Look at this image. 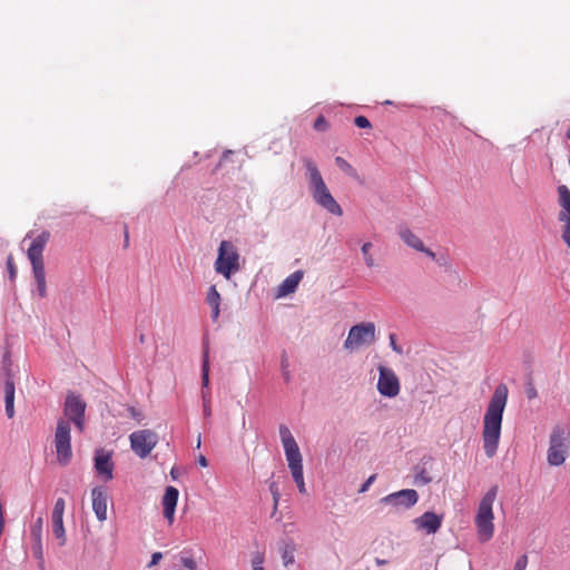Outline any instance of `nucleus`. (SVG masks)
Instances as JSON below:
<instances>
[{
    "instance_id": "nucleus-1",
    "label": "nucleus",
    "mask_w": 570,
    "mask_h": 570,
    "mask_svg": "<svg viewBox=\"0 0 570 570\" xmlns=\"http://www.w3.org/2000/svg\"><path fill=\"white\" fill-rule=\"evenodd\" d=\"M86 409L87 403L79 394L67 393L63 404L65 417L58 419L53 440L57 461L62 466L68 465L72 459L70 423L82 433L86 426Z\"/></svg>"
},
{
    "instance_id": "nucleus-2",
    "label": "nucleus",
    "mask_w": 570,
    "mask_h": 570,
    "mask_svg": "<svg viewBox=\"0 0 570 570\" xmlns=\"http://www.w3.org/2000/svg\"><path fill=\"white\" fill-rule=\"evenodd\" d=\"M508 387L505 384H499L488 404L483 417V449L488 458H493L497 453L501 436V425L503 412L508 401Z\"/></svg>"
},
{
    "instance_id": "nucleus-3",
    "label": "nucleus",
    "mask_w": 570,
    "mask_h": 570,
    "mask_svg": "<svg viewBox=\"0 0 570 570\" xmlns=\"http://www.w3.org/2000/svg\"><path fill=\"white\" fill-rule=\"evenodd\" d=\"M313 200L323 209L335 216H342L343 209L326 186L316 164L309 157L302 158Z\"/></svg>"
},
{
    "instance_id": "nucleus-4",
    "label": "nucleus",
    "mask_w": 570,
    "mask_h": 570,
    "mask_svg": "<svg viewBox=\"0 0 570 570\" xmlns=\"http://www.w3.org/2000/svg\"><path fill=\"white\" fill-rule=\"evenodd\" d=\"M498 494V487H491L488 492L482 497L476 515L474 519V523L478 531V538L481 542L489 541L494 533V514H493V503L495 501Z\"/></svg>"
},
{
    "instance_id": "nucleus-5",
    "label": "nucleus",
    "mask_w": 570,
    "mask_h": 570,
    "mask_svg": "<svg viewBox=\"0 0 570 570\" xmlns=\"http://www.w3.org/2000/svg\"><path fill=\"white\" fill-rule=\"evenodd\" d=\"M279 438L294 482L303 481V458L291 430L284 424L279 425Z\"/></svg>"
},
{
    "instance_id": "nucleus-6",
    "label": "nucleus",
    "mask_w": 570,
    "mask_h": 570,
    "mask_svg": "<svg viewBox=\"0 0 570 570\" xmlns=\"http://www.w3.org/2000/svg\"><path fill=\"white\" fill-rule=\"evenodd\" d=\"M239 259L240 255L236 246L230 240H222L214 263L215 272L230 279L240 269Z\"/></svg>"
},
{
    "instance_id": "nucleus-7",
    "label": "nucleus",
    "mask_w": 570,
    "mask_h": 570,
    "mask_svg": "<svg viewBox=\"0 0 570 570\" xmlns=\"http://www.w3.org/2000/svg\"><path fill=\"white\" fill-rule=\"evenodd\" d=\"M570 445V431L561 425H556L550 434L547 461L551 466H560L564 463Z\"/></svg>"
},
{
    "instance_id": "nucleus-8",
    "label": "nucleus",
    "mask_w": 570,
    "mask_h": 570,
    "mask_svg": "<svg viewBox=\"0 0 570 570\" xmlns=\"http://www.w3.org/2000/svg\"><path fill=\"white\" fill-rule=\"evenodd\" d=\"M376 340V326L373 322H362L353 325L344 341L343 347L348 352L360 350L362 346L371 345Z\"/></svg>"
},
{
    "instance_id": "nucleus-9",
    "label": "nucleus",
    "mask_w": 570,
    "mask_h": 570,
    "mask_svg": "<svg viewBox=\"0 0 570 570\" xmlns=\"http://www.w3.org/2000/svg\"><path fill=\"white\" fill-rule=\"evenodd\" d=\"M158 434L153 430H138L129 435L130 448L140 459L147 458L158 444Z\"/></svg>"
},
{
    "instance_id": "nucleus-10",
    "label": "nucleus",
    "mask_w": 570,
    "mask_h": 570,
    "mask_svg": "<svg viewBox=\"0 0 570 570\" xmlns=\"http://www.w3.org/2000/svg\"><path fill=\"white\" fill-rule=\"evenodd\" d=\"M419 501V494L413 489H404L383 497L380 502L390 505L396 511L407 510Z\"/></svg>"
},
{
    "instance_id": "nucleus-11",
    "label": "nucleus",
    "mask_w": 570,
    "mask_h": 570,
    "mask_svg": "<svg viewBox=\"0 0 570 570\" xmlns=\"http://www.w3.org/2000/svg\"><path fill=\"white\" fill-rule=\"evenodd\" d=\"M377 391L386 397H394L400 393V381L394 371L384 365L379 366Z\"/></svg>"
},
{
    "instance_id": "nucleus-12",
    "label": "nucleus",
    "mask_w": 570,
    "mask_h": 570,
    "mask_svg": "<svg viewBox=\"0 0 570 570\" xmlns=\"http://www.w3.org/2000/svg\"><path fill=\"white\" fill-rule=\"evenodd\" d=\"M49 239L50 233L48 230H42L36 238L32 239L27 250V257L31 264V267L45 266L43 250Z\"/></svg>"
},
{
    "instance_id": "nucleus-13",
    "label": "nucleus",
    "mask_w": 570,
    "mask_h": 570,
    "mask_svg": "<svg viewBox=\"0 0 570 570\" xmlns=\"http://www.w3.org/2000/svg\"><path fill=\"white\" fill-rule=\"evenodd\" d=\"M397 235L406 246L424 253L431 259H435V253L425 247L422 239L406 226H399Z\"/></svg>"
},
{
    "instance_id": "nucleus-14",
    "label": "nucleus",
    "mask_w": 570,
    "mask_h": 570,
    "mask_svg": "<svg viewBox=\"0 0 570 570\" xmlns=\"http://www.w3.org/2000/svg\"><path fill=\"white\" fill-rule=\"evenodd\" d=\"M442 520V515H439L432 511H426L419 518H415L413 522L416 529L423 530L428 534H434L441 528Z\"/></svg>"
},
{
    "instance_id": "nucleus-15",
    "label": "nucleus",
    "mask_w": 570,
    "mask_h": 570,
    "mask_svg": "<svg viewBox=\"0 0 570 570\" xmlns=\"http://www.w3.org/2000/svg\"><path fill=\"white\" fill-rule=\"evenodd\" d=\"M95 470L99 475L104 476L106 481L111 480L114 478V462L111 460V454L104 450L96 451Z\"/></svg>"
},
{
    "instance_id": "nucleus-16",
    "label": "nucleus",
    "mask_w": 570,
    "mask_h": 570,
    "mask_svg": "<svg viewBox=\"0 0 570 570\" xmlns=\"http://www.w3.org/2000/svg\"><path fill=\"white\" fill-rule=\"evenodd\" d=\"M178 495L179 492L175 487L169 485L165 489L161 504L164 510V517L169 523H173L174 521L175 511L178 502Z\"/></svg>"
},
{
    "instance_id": "nucleus-17",
    "label": "nucleus",
    "mask_w": 570,
    "mask_h": 570,
    "mask_svg": "<svg viewBox=\"0 0 570 570\" xmlns=\"http://www.w3.org/2000/svg\"><path fill=\"white\" fill-rule=\"evenodd\" d=\"M92 510L99 521L107 520V493L104 488L96 487L91 491Z\"/></svg>"
},
{
    "instance_id": "nucleus-18",
    "label": "nucleus",
    "mask_w": 570,
    "mask_h": 570,
    "mask_svg": "<svg viewBox=\"0 0 570 570\" xmlns=\"http://www.w3.org/2000/svg\"><path fill=\"white\" fill-rule=\"evenodd\" d=\"M304 276L303 271H296L288 275L277 287L276 296L285 297L296 291Z\"/></svg>"
},
{
    "instance_id": "nucleus-19",
    "label": "nucleus",
    "mask_w": 570,
    "mask_h": 570,
    "mask_svg": "<svg viewBox=\"0 0 570 570\" xmlns=\"http://www.w3.org/2000/svg\"><path fill=\"white\" fill-rule=\"evenodd\" d=\"M202 399L203 403L210 402V391H209V350L208 345L204 346L203 352V362H202Z\"/></svg>"
},
{
    "instance_id": "nucleus-20",
    "label": "nucleus",
    "mask_w": 570,
    "mask_h": 570,
    "mask_svg": "<svg viewBox=\"0 0 570 570\" xmlns=\"http://www.w3.org/2000/svg\"><path fill=\"white\" fill-rule=\"evenodd\" d=\"M559 205L561 207L558 219H566L570 217V189L566 185L558 187Z\"/></svg>"
},
{
    "instance_id": "nucleus-21",
    "label": "nucleus",
    "mask_w": 570,
    "mask_h": 570,
    "mask_svg": "<svg viewBox=\"0 0 570 570\" xmlns=\"http://www.w3.org/2000/svg\"><path fill=\"white\" fill-rule=\"evenodd\" d=\"M14 382L13 380L4 381V407L6 414L9 419L14 416Z\"/></svg>"
},
{
    "instance_id": "nucleus-22",
    "label": "nucleus",
    "mask_w": 570,
    "mask_h": 570,
    "mask_svg": "<svg viewBox=\"0 0 570 570\" xmlns=\"http://www.w3.org/2000/svg\"><path fill=\"white\" fill-rule=\"evenodd\" d=\"M220 301H222L220 294L218 293L216 286L212 285L208 288L207 296H206V302H207V304L212 308V318H213L214 322H216L218 320V317H219Z\"/></svg>"
},
{
    "instance_id": "nucleus-23",
    "label": "nucleus",
    "mask_w": 570,
    "mask_h": 570,
    "mask_svg": "<svg viewBox=\"0 0 570 570\" xmlns=\"http://www.w3.org/2000/svg\"><path fill=\"white\" fill-rule=\"evenodd\" d=\"M296 544L293 540H284L281 546V556L284 567H289L295 562Z\"/></svg>"
},
{
    "instance_id": "nucleus-24",
    "label": "nucleus",
    "mask_w": 570,
    "mask_h": 570,
    "mask_svg": "<svg viewBox=\"0 0 570 570\" xmlns=\"http://www.w3.org/2000/svg\"><path fill=\"white\" fill-rule=\"evenodd\" d=\"M32 275L37 285V293L40 297L47 296V283H46V272L45 266H35L32 267Z\"/></svg>"
},
{
    "instance_id": "nucleus-25",
    "label": "nucleus",
    "mask_w": 570,
    "mask_h": 570,
    "mask_svg": "<svg viewBox=\"0 0 570 570\" xmlns=\"http://www.w3.org/2000/svg\"><path fill=\"white\" fill-rule=\"evenodd\" d=\"M52 521V533L53 535L59 540V546H65L67 538H66V530L63 525V517H51Z\"/></svg>"
},
{
    "instance_id": "nucleus-26",
    "label": "nucleus",
    "mask_w": 570,
    "mask_h": 570,
    "mask_svg": "<svg viewBox=\"0 0 570 570\" xmlns=\"http://www.w3.org/2000/svg\"><path fill=\"white\" fill-rule=\"evenodd\" d=\"M42 528H43V518L38 517L30 527V537L32 539V543H41L42 542Z\"/></svg>"
},
{
    "instance_id": "nucleus-27",
    "label": "nucleus",
    "mask_w": 570,
    "mask_h": 570,
    "mask_svg": "<svg viewBox=\"0 0 570 570\" xmlns=\"http://www.w3.org/2000/svg\"><path fill=\"white\" fill-rule=\"evenodd\" d=\"M335 164L347 176H350L354 179L358 178V174H357L356 169L343 157H341V156L335 157Z\"/></svg>"
},
{
    "instance_id": "nucleus-28",
    "label": "nucleus",
    "mask_w": 570,
    "mask_h": 570,
    "mask_svg": "<svg viewBox=\"0 0 570 570\" xmlns=\"http://www.w3.org/2000/svg\"><path fill=\"white\" fill-rule=\"evenodd\" d=\"M265 551L264 550H255L252 552L250 564L253 570H265Z\"/></svg>"
},
{
    "instance_id": "nucleus-29",
    "label": "nucleus",
    "mask_w": 570,
    "mask_h": 570,
    "mask_svg": "<svg viewBox=\"0 0 570 570\" xmlns=\"http://www.w3.org/2000/svg\"><path fill=\"white\" fill-rule=\"evenodd\" d=\"M179 561H180L181 566L184 568H186L187 570H197L198 569V564H197L196 560L186 550H184L179 554Z\"/></svg>"
},
{
    "instance_id": "nucleus-30",
    "label": "nucleus",
    "mask_w": 570,
    "mask_h": 570,
    "mask_svg": "<svg viewBox=\"0 0 570 570\" xmlns=\"http://www.w3.org/2000/svg\"><path fill=\"white\" fill-rule=\"evenodd\" d=\"M2 374L4 381L8 379L13 380L12 362L8 353H6L2 358Z\"/></svg>"
},
{
    "instance_id": "nucleus-31",
    "label": "nucleus",
    "mask_w": 570,
    "mask_h": 570,
    "mask_svg": "<svg viewBox=\"0 0 570 570\" xmlns=\"http://www.w3.org/2000/svg\"><path fill=\"white\" fill-rule=\"evenodd\" d=\"M32 553L33 557L38 561V567L42 570L45 569V557H43V547L41 543H32Z\"/></svg>"
},
{
    "instance_id": "nucleus-32",
    "label": "nucleus",
    "mask_w": 570,
    "mask_h": 570,
    "mask_svg": "<svg viewBox=\"0 0 570 570\" xmlns=\"http://www.w3.org/2000/svg\"><path fill=\"white\" fill-rule=\"evenodd\" d=\"M372 247H373V245L370 242L364 243L362 245V247H361V252H362L364 262H365L367 267H373L374 266V258H373V256L370 253Z\"/></svg>"
},
{
    "instance_id": "nucleus-33",
    "label": "nucleus",
    "mask_w": 570,
    "mask_h": 570,
    "mask_svg": "<svg viewBox=\"0 0 570 570\" xmlns=\"http://www.w3.org/2000/svg\"><path fill=\"white\" fill-rule=\"evenodd\" d=\"M562 225V240L567 244V246L570 248V217L566 219H560Z\"/></svg>"
},
{
    "instance_id": "nucleus-34",
    "label": "nucleus",
    "mask_w": 570,
    "mask_h": 570,
    "mask_svg": "<svg viewBox=\"0 0 570 570\" xmlns=\"http://www.w3.org/2000/svg\"><path fill=\"white\" fill-rule=\"evenodd\" d=\"M66 508L65 499L58 498L55 502L51 517H63Z\"/></svg>"
},
{
    "instance_id": "nucleus-35",
    "label": "nucleus",
    "mask_w": 570,
    "mask_h": 570,
    "mask_svg": "<svg viewBox=\"0 0 570 570\" xmlns=\"http://www.w3.org/2000/svg\"><path fill=\"white\" fill-rule=\"evenodd\" d=\"M281 366H282V374H283L284 381L287 382V383L291 382L292 374H291V371L288 368L289 364H288V360H287L285 354L282 357Z\"/></svg>"
},
{
    "instance_id": "nucleus-36",
    "label": "nucleus",
    "mask_w": 570,
    "mask_h": 570,
    "mask_svg": "<svg viewBox=\"0 0 570 570\" xmlns=\"http://www.w3.org/2000/svg\"><path fill=\"white\" fill-rule=\"evenodd\" d=\"M269 491H271V494H272L273 501H274V510H276L277 505H278V501L281 499L279 489H278V485L276 482L273 481L269 483Z\"/></svg>"
},
{
    "instance_id": "nucleus-37",
    "label": "nucleus",
    "mask_w": 570,
    "mask_h": 570,
    "mask_svg": "<svg viewBox=\"0 0 570 570\" xmlns=\"http://www.w3.org/2000/svg\"><path fill=\"white\" fill-rule=\"evenodd\" d=\"M432 481V478L428 474L425 469H421L415 474V482L419 484H428Z\"/></svg>"
},
{
    "instance_id": "nucleus-38",
    "label": "nucleus",
    "mask_w": 570,
    "mask_h": 570,
    "mask_svg": "<svg viewBox=\"0 0 570 570\" xmlns=\"http://www.w3.org/2000/svg\"><path fill=\"white\" fill-rule=\"evenodd\" d=\"M524 393L529 400L535 399L538 396L537 389L534 387L531 380H529L524 385Z\"/></svg>"
},
{
    "instance_id": "nucleus-39",
    "label": "nucleus",
    "mask_w": 570,
    "mask_h": 570,
    "mask_svg": "<svg viewBox=\"0 0 570 570\" xmlns=\"http://www.w3.org/2000/svg\"><path fill=\"white\" fill-rule=\"evenodd\" d=\"M328 127V124L324 116H318L314 121V129L317 131H325Z\"/></svg>"
},
{
    "instance_id": "nucleus-40",
    "label": "nucleus",
    "mask_w": 570,
    "mask_h": 570,
    "mask_svg": "<svg viewBox=\"0 0 570 570\" xmlns=\"http://www.w3.org/2000/svg\"><path fill=\"white\" fill-rule=\"evenodd\" d=\"M6 265H7V269H8L10 278L14 279L17 276V268H16L12 256H9L7 258Z\"/></svg>"
},
{
    "instance_id": "nucleus-41",
    "label": "nucleus",
    "mask_w": 570,
    "mask_h": 570,
    "mask_svg": "<svg viewBox=\"0 0 570 570\" xmlns=\"http://www.w3.org/2000/svg\"><path fill=\"white\" fill-rule=\"evenodd\" d=\"M389 341H390V346L391 348L397 353V354H403V348L402 346H400L397 343H396V335L394 333H391L390 336H389Z\"/></svg>"
},
{
    "instance_id": "nucleus-42",
    "label": "nucleus",
    "mask_w": 570,
    "mask_h": 570,
    "mask_svg": "<svg viewBox=\"0 0 570 570\" xmlns=\"http://www.w3.org/2000/svg\"><path fill=\"white\" fill-rule=\"evenodd\" d=\"M354 124L358 127V128H370L371 127V122L370 120L365 117V116H357L355 119H354Z\"/></svg>"
},
{
    "instance_id": "nucleus-43",
    "label": "nucleus",
    "mask_w": 570,
    "mask_h": 570,
    "mask_svg": "<svg viewBox=\"0 0 570 570\" xmlns=\"http://www.w3.org/2000/svg\"><path fill=\"white\" fill-rule=\"evenodd\" d=\"M528 566V557L525 554L518 558V560L514 563L513 570H525Z\"/></svg>"
},
{
    "instance_id": "nucleus-44",
    "label": "nucleus",
    "mask_w": 570,
    "mask_h": 570,
    "mask_svg": "<svg viewBox=\"0 0 570 570\" xmlns=\"http://www.w3.org/2000/svg\"><path fill=\"white\" fill-rule=\"evenodd\" d=\"M128 413H129L131 419H134V420H136L138 422H140L144 419L142 413L138 409H136L134 406H129L128 407Z\"/></svg>"
},
{
    "instance_id": "nucleus-45",
    "label": "nucleus",
    "mask_w": 570,
    "mask_h": 570,
    "mask_svg": "<svg viewBox=\"0 0 570 570\" xmlns=\"http://www.w3.org/2000/svg\"><path fill=\"white\" fill-rule=\"evenodd\" d=\"M375 478L376 475L375 474H372L360 488L358 492L360 493H364L366 492L370 487L372 485V483L375 481Z\"/></svg>"
},
{
    "instance_id": "nucleus-46",
    "label": "nucleus",
    "mask_w": 570,
    "mask_h": 570,
    "mask_svg": "<svg viewBox=\"0 0 570 570\" xmlns=\"http://www.w3.org/2000/svg\"><path fill=\"white\" fill-rule=\"evenodd\" d=\"M161 559H163V553L161 552H154L151 554V559H150V561L148 563V567L150 568V567L156 566Z\"/></svg>"
},
{
    "instance_id": "nucleus-47",
    "label": "nucleus",
    "mask_w": 570,
    "mask_h": 570,
    "mask_svg": "<svg viewBox=\"0 0 570 570\" xmlns=\"http://www.w3.org/2000/svg\"><path fill=\"white\" fill-rule=\"evenodd\" d=\"M203 412L205 417H209L212 415L210 402L203 403Z\"/></svg>"
},
{
    "instance_id": "nucleus-48",
    "label": "nucleus",
    "mask_w": 570,
    "mask_h": 570,
    "mask_svg": "<svg viewBox=\"0 0 570 570\" xmlns=\"http://www.w3.org/2000/svg\"><path fill=\"white\" fill-rule=\"evenodd\" d=\"M296 485H297L299 493H306V487H305L304 480L296 482Z\"/></svg>"
},
{
    "instance_id": "nucleus-49",
    "label": "nucleus",
    "mask_w": 570,
    "mask_h": 570,
    "mask_svg": "<svg viewBox=\"0 0 570 570\" xmlns=\"http://www.w3.org/2000/svg\"><path fill=\"white\" fill-rule=\"evenodd\" d=\"M440 266H445L446 265V258L444 256H436L435 255V259H434Z\"/></svg>"
},
{
    "instance_id": "nucleus-50",
    "label": "nucleus",
    "mask_w": 570,
    "mask_h": 570,
    "mask_svg": "<svg viewBox=\"0 0 570 570\" xmlns=\"http://www.w3.org/2000/svg\"><path fill=\"white\" fill-rule=\"evenodd\" d=\"M198 464H199L200 466H203V468H206V466L208 465V461H207V459H206L204 455H200V456L198 458Z\"/></svg>"
},
{
    "instance_id": "nucleus-51",
    "label": "nucleus",
    "mask_w": 570,
    "mask_h": 570,
    "mask_svg": "<svg viewBox=\"0 0 570 570\" xmlns=\"http://www.w3.org/2000/svg\"><path fill=\"white\" fill-rule=\"evenodd\" d=\"M124 246L127 247L129 245V233H128V229H127V226H125V238H124Z\"/></svg>"
},
{
    "instance_id": "nucleus-52",
    "label": "nucleus",
    "mask_w": 570,
    "mask_h": 570,
    "mask_svg": "<svg viewBox=\"0 0 570 570\" xmlns=\"http://www.w3.org/2000/svg\"><path fill=\"white\" fill-rule=\"evenodd\" d=\"M170 475H171V478H173L174 480H176V479H177L178 471H177V469H176V468H173V469L170 470Z\"/></svg>"
},
{
    "instance_id": "nucleus-53",
    "label": "nucleus",
    "mask_w": 570,
    "mask_h": 570,
    "mask_svg": "<svg viewBox=\"0 0 570 570\" xmlns=\"http://www.w3.org/2000/svg\"><path fill=\"white\" fill-rule=\"evenodd\" d=\"M386 562H387V561H386V560H383V559H379V558H376V559H375V563H376L377 566H383V564H385Z\"/></svg>"
},
{
    "instance_id": "nucleus-54",
    "label": "nucleus",
    "mask_w": 570,
    "mask_h": 570,
    "mask_svg": "<svg viewBox=\"0 0 570 570\" xmlns=\"http://www.w3.org/2000/svg\"><path fill=\"white\" fill-rule=\"evenodd\" d=\"M566 138H567L568 140H570V127H569V128H568V130L566 131Z\"/></svg>"
},
{
    "instance_id": "nucleus-55",
    "label": "nucleus",
    "mask_w": 570,
    "mask_h": 570,
    "mask_svg": "<svg viewBox=\"0 0 570 570\" xmlns=\"http://www.w3.org/2000/svg\"><path fill=\"white\" fill-rule=\"evenodd\" d=\"M200 444H202V440H200V435H198V440L196 442V445H197L198 449L200 448Z\"/></svg>"
},
{
    "instance_id": "nucleus-56",
    "label": "nucleus",
    "mask_w": 570,
    "mask_h": 570,
    "mask_svg": "<svg viewBox=\"0 0 570 570\" xmlns=\"http://www.w3.org/2000/svg\"><path fill=\"white\" fill-rule=\"evenodd\" d=\"M139 341H140L141 343H144V342H145V336H144V335H140Z\"/></svg>"
},
{
    "instance_id": "nucleus-57",
    "label": "nucleus",
    "mask_w": 570,
    "mask_h": 570,
    "mask_svg": "<svg viewBox=\"0 0 570 570\" xmlns=\"http://www.w3.org/2000/svg\"><path fill=\"white\" fill-rule=\"evenodd\" d=\"M384 104H386V105H391V104H392V101L386 100Z\"/></svg>"
}]
</instances>
